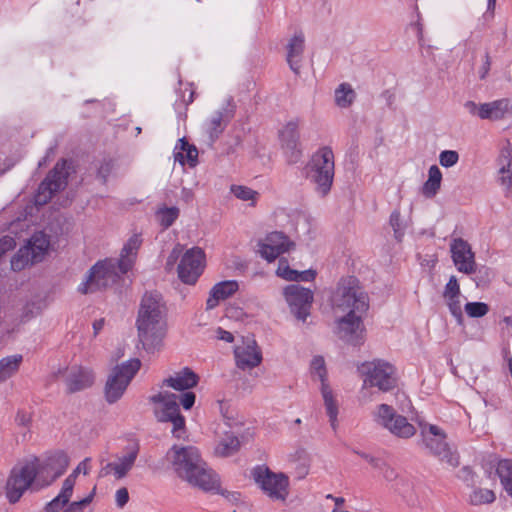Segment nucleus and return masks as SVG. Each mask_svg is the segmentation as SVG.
Wrapping results in <instances>:
<instances>
[{"instance_id": "10", "label": "nucleus", "mask_w": 512, "mask_h": 512, "mask_svg": "<svg viewBox=\"0 0 512 512\" xmlns=\"http://www.w3.org/2000/svg\"><path fill=\"white\" fill-rule=\"evenodd\" d=\"M255 483L272 500L285 501L289 494V477L283 472H273L265 465H257L252 470Z\"/></svg>"}, {"instance_id": "45", "label": "nucleus", "mask_w": 512, "mask_h": 512, "mask_svg": "<svg viewBox=\"0 0 512 512\" xmlns=\"http://www.w3.org/2000/svg\"><path fill=\"white\" fill-rule=\"evenodd\" d=\"M142 244V239L140 234H133L127 242L124 244L120 256H130L136 258L137 251L139 250Z\"/></svg>"}, {"instance_id": "48", "label": "nucleus", "mask_w": 512, "mask_h": 512, "mask_svg": "<svg viewBox=\"0 0 512 512\" xmlns=\"http://www.w3.org/2000/svg\"><path fill=\"white\" fill-rule=\"evenodd\" d=\"M114 161L111 158H104L99 167L97 168L96 177L102 182V184H106L108 177L114 169Z\"/></svg>"}, {"instance_id": "25", "label": "nucleus", "mask_w": 512, "mask_h": 512, "mask_svg": "<svg viewBox=\"0 0 512 512\" xmlns=\"http://www.w3.org/2000/svg\"><path fill=\"white\" fill-rule=\"evenodd\" d=\"M127 450V453L119 458V462H110L106 465V469L114 471L116 479L124 478L134 466L140 450L139 444L135 443L127 447Z\"/></svg>"}, {"instance_id": "54", "label": "nucleus", "mask_w": 512, "mask_h": 512, "mask_svg": "<svg viewBox=\"0 0 512 512\" xmlns=\"http://www.w3.org/2000/svg\"><path fill=\"white\" fill-rule=\"evenodd\" d=\"M75 475H69L62 484L60 493L58 494L64 501H70L75 486Z\"/></svg>"}, {"instance_id": "21", "label": "nucleus", "mask_w": 512, "mask_h": 512, "mask_svg": "<svg viewBox=\"0 0 512 512\" xmlns=\"http://www.w3.org/2000/svg\"><path fill=\"white\" fill-rule=\"evenodd\" d=\"M450 250L453 263L457 270L465 274H472L475 260L474 253L469 243L462 238H456L452 241Z\"/></svg>"}, {"instance_id": "28", "label": "nucleus", "mask_w": 512, "mask_h": 512, "mask_svg": "<svg viewBox=\"0 0 512 512\" xmlns=\"http://www.w3.org/2000/svg\"><path fill=\"white\" fill-rule=\"evenodd\" d=\"M499 182L506 197L512 196V151L505 150L499 159Z\"/></svg>"}, {"instance_id": "32", "label": "nucleus", "mask_w": 512, "mask_h": 512, "mask_svg": "<svg viewBox=\"0 0 512 512\" xmlns=\"http://www.w3.org/2000/svg\"><path fill=\"white\" fill-rule=\"evenodd\" d=\"M240 446L238 437L232 432H227L215 447V454L220 457H229L238 452Z\"/></svg>"}, {"instance_id": "13", "label": "nucleus", "mask_w": 512, "mask_h": 512, "mask_svg": "<svg viewBox=\"0 0 512 512\" xmlns=\"http://www.w3.org/2000/svg\"><path fill=\"white\" fill-rule=\"evenodd\" d=\"M117 277L115 265L108 260H100L89 269L87 278L78 287V291L89 294L106 289L116 281Z\"/></svg>"}, {"instance_id": "61", "label": "nucleus", "mask_w": 512, "mask_h": 512, "mask_svg": "<svg viewBox=\"0 0 512 512\" xmlns=\"http://www.w3.org/2000/svg\"><path fill=\"white\" fill-rule=\"evenodd\" d=\"M116 505L119 508H123L129 501V492L126 487H122L116 491L115 494Z\"/></svg>"}, {"instance_id": "20", "label": "nucleus", "mask_w": 512, "mask_h": 512, "mask_svg": "<svg viewBox=\"0 0 512 512\" xmlns=\"http://www.w3.org/2000/svg\"><path fill=\"white\" fill-rule=\"evenodd\" d=\"M299 138L298 120L289 121L284 128L279 131L281 147L285 151L289 164L297 163L302 156V151L299 148Z\"/></svg>"}, {"instance_id": "23", "label": "nucleus", "mask_w": 512, "mask_h": 512, "mask_svg": "<svg viewBox=\"0 0 512 512\" xmlns=\"http://www.w3.org/2000/svg\"><path fill=\"white\" fill-rule=\"evenodd\" d=\"M199 376L191 368L184 367L175 376L163 380V385L173 388L176 391H186L194 388L199 383Z\"/></svg>"}, {"instance_id": "46", "label": "nucleus", "mask_w": 512, "mask_h": 512, "mask_svg": "<svg viewBox=\"0 0 512 512\" xmlns=\"http://www.w3.org/2000/svg\"><path fill=\"white\" fill-rule=\"evenodd\" d=\"M465 312L471 318H481L489 312V305L484 302H468L465 304Z\"/></svg>"}, {"instance_id": "8", "label": "nucleus", "mask_w": 512, "mask_h": 512, "mask_svg": "<svg viewBox=\"0 0 512 512\" xmlns=\"http://www.w3.org/2000/svg\"><path fill=\"white\" fill-rule=\"evenodd\" d=\"M420 436L422 443L433 456L437 457L441 462H445L451 467L459 465V454L456 450H452L446 441L447 435L445 431L434 424H422Z\"/></svg>"}, {"instance_id": "4", "label": "nucleus", "mask_w": 512, "mask_h": 512, "mask_svg": "<svg viewBox=\"0 0 512 512\" xmlns=\"http://www.w3.org/2000/svg\"><path fill=\"white\" fill-rule=\"evenodd\" d=\"M307 177L316 185V192L325 197L331 190L334 179V153L328 146L313 154L307 167Z\"/></svg>"}, {"instance_id": "52", "label": "nucleus", "mask_w": 512, "mask_h": 512, "mask_svg": "<svg viewBox=\"0 0 512 512\" xmlns=\"http://www.w3.org/2000/svg\"><path fill=\"white\" fill-rule=\"evenodd\" d=\"M459 160V154L455 150H444L439 155L440 165L449 168L454 166Z\"/></svg>"}, {"instance_id": "42", "label": "nucleus", "mask_w": 512, "mask_h": 512, "mask_svg": "<svg viewBox=\"0 0 512 512\" xmlns=\"http://www.w3.org/2000/svg\"><path fill=\"white\" fill-rule=\"evenodd\" d=\"M457 478L461 480L468 488H475L481 484L479 475L472 469V467L466 465L463 466L457 472Z\"/></svg>"}, {"instance_id": "29", "label": "nucleus", "mask_w": 512, "mask_h": 512, "mask_svg": "<svg viewBox=\"0 0 512 512\" xmlns=\"http://www.w3.org/2000/svg\"><path fill=\"white\" fill-rule=\"evenodd\" d=\"M236 365L238 368H254L261 364L262 353L250 346H247L242 352L235 351Z\"/></svg>"}, {"instance_id": "16", "label": "nucleus", "mask_w": 512, "mask_h": 512, "mask_svg": "<svg viewBox=\"0 0 512 512\" xmlns=\"http://www.w3.org/2000/svg\"><path fill=\"white\" fill-rule=\"evenodd\" d=\"M363 366L367 368L364 380L366 385L377 387L383 392L391 391L396 387L397 379L394 375L395 368L392 364L383 360H375Z\"/></svg>"}, {"instance_id": "40", "label": "nucleus", "mask_w": 512, "mask_h": 512, "mask_svg": "<svg viewBox=\"0 0 512 512\" xmlns=\"http://www.w3.org/2000/svg\"><path fill=\"white\" fill-rule=\"evenodd\" d=\"M179 213L180 211L177 207H164L157 211L156 217L162 228L168 229L177 220Z\"/></svg>"}, {"instance_id": "15", "label": "nucleus", "mask_w": 512, "mask_h": 512, "mask_svg": "<svg viewBox=\"0 0 512 512\" xmlns=\"http://www.w3.org/2000/svg\"><path fill=\"white\" fill-rule=\"evenodd\" d=\"M283 296L290 308V312L303 322L310 315L314 300V293L311 289L299 284H289L283 289Z\"/></svg>"}, {"instance_id": "55", "label": "nucleus", "mask_w": 512, "mask_h": 512, "mask_svg": "<svg viewBox=\"0 0 512 512\" xmlns=\"http://www.w3.org/2000/svg\"><path fill=\"white\" fill-rule=\"evenodd\" d=\"M69 501H64V498H61L57 495L51 501L46 503L44 506V512H60L64 507H67Z\"/></svg>"}, {"instance_id": "56", "label": "nucleus", "mask_w": 512, "mask_h": 512, "mask_svg": "<svg viewBox=\"0 0 512 512\" xmlns=\"http://www.w3.org/2000/svg\"><path fill=\"white\" fill-rule=\"evenodd\" d=\"M312 368L316 371L318 374L320 380L322 383H325L326 380V368H325V361L322 356H315L312 360Z\"/></svg>"}, {"instance_id": "11", "label": "nucleus", "mask_w": 512, "mask_h": 512, "mask_svg": "<svg viewBox=\"0 0 512 512\" xmlns=\"http://www.w3.org/2000/svg\"><path fill=\"white\" fill-rule=\"evenodd\" d=\"M373 420L392 435L401 439H409L416 434L414 425L409 423L405 416L398 414L391 405L385 403L376 407L373 412Z\"/></svg>"}, {"instance_id": "30", "label": "nucleus", "mask_w": 512, "mask_h": 512, "mask_svg": "<svg viewBox=\"0 0 512 512\" xmlns=\"http://www.w3.org/2000/svg\"><path fill=\"white\" fill-rule=\"evenodd\" d=\"M277 274L287 281L311 282L314 281V279L316 278L317 272L316 270L313 269L297 271L295 269L290 268L288 264H286L285 267H282V261H280Z\"/></svg>"}, {"instance_id": "31", "label": "nucleus", "mask_w": 512, "mask_h": 512, "mask_svg": "<svg viewBox=\"0 0 512 512\" xmlns=\"http://www.w3.org/2000/svg\"><path fill=\"white\" fill-rule=\"evenodd\" d=\"M442 182V172L437 165L428 170V179L422 186V194L426 198H433L438 193Z\"/></svg>"}, {"instance_id": "44", "label": "nucleus", "mask_w": 512, "mask_h": 512, "mask_svg": "<svg viewBox=\"0 0 512 512\" xmlns=\"http://www.w3.org/2000/svg\"><path fill=\"white\" fill-rule=\"evenodd\" d=\"M509 100L506 98L490 102V120H500L504 118L508 111Z\"/></svg>"}, {"instance_id": "38", "label": "nucleus", "mask_w": 512, "mask_h": 512, "mask_svg": "<svg viewBox=\"0 0 512 512\" xmlns=\"http://www.w3.org/2000/svg\"><path fill=\"white\" fill-rule=\"evenodd\" d=\"M31 248L26 245L21 247L11 259V269L13 271H21L27 265L36 263L37 261L32 258Z\"/></svg>"}, {"instance_id": "12", "label": "nucleus", "mask_w": 512, "mask_h": 512, "mask_svg": "<svg viewBox=\"0 0 512 512\" xmlns=\"http://www.w3.org/2000/svg\"><path fill=\"white\" fill-rule=\"evenodd\" d=\"M366 328L362 320V314L346 313L335 321L334 333L344 343L357 347L365 342Z\"/></svg>"}, {"instance_id": "24", "label": "nucleus", "mask_w": 512, "mask_h": 512, "mask_svg": "<svg viewBox=\"0 0 512 512\" xmlns=\"http://www.w3.org/2000/svg\"><path fill=\"white\" fill-rule=\"evenodd\" d=\"M239 288L236 280H225L216 283L209 292L206 301V309L211 310L219 305L221 300H225L232 296Z\"/></svg>"}, {"instance_id": "60", "label": "nucleus", "mask_w": 512, "mask_h": 512, "mask_svg": "<svg viewBox=\"0 0 512 512\" xmlns=\"http://www.w3.org/2000/svg\"><path fill=\"white\" fill-rule=\"evenodd\" d=\"M135 258L130 256H120V259L117 261V267L121 274H126L130 271L134 265Z\"/></svg>"}, {"instance_id": "9", "label": "nucleus", "mask_w": 512, "mask_h": 512, "mask_svg": "<svg viewBox=\"0 0 512 512\" xmlns=\"http://www.w3.org/2000/svg\"><path fill=\"white\" fill-rule=\"evenodd\" d=\"M37 472L28 464L27 460L21 466H14L8 475L5 484V496L10 504H16L20 501L24 493L28 490L38 491Z\"/></svg>"}, {"instance_id": "34", "label": "nucleus", "mask_w": 512, "mask_h": 512, "mask_svg": "<svg viewBox=\"0 0 512 512\" xmlns=\"http://www.w3.org/2000/svg\"><path fill=\"white\" fill-rule=\"evenodd\" d=\"M22 360L23 357L20 354L10 355L0 360V384L19 370Z\"/></svg>"}, {"instance_id": "63", "label": "nucleus", "mask_w": 512, "mask_h": 512, "mask_svg": "<svg viewBox=\"0 0 512 512\" xmlns=\"http://www.w3.org/2000/svg\"><path fill=\"white\" fill-rule=\"evenodd\" d=\"M380 470L382 471L383 477L388 481H394L398 477L396 470L385 461Z\"/></svg>"}, {"instance_id": "37", "label": "nucleus", "mask_w": 512, "mask_h": 512, "mask_svg": "<svg viewBox=\"0 0 512 512\" xmlns=\"http://www.w3.org/2000/svg\"><path fill=\"white\" fill-rule=\"evenodd\" d=\"M356 98V93L349 83H341L335 90V103L340 108H348Z\"/></svg>"}, {"instance_id": "22", "label": "nucleus", "mask_w": 512, "mask_h": 512, "mask_svg": "<svg viewBox=\"0 0 512 512\" xmlns=\"http://www.w3.org/2000/svg\"><path fill=\"white\" fill-rule=\"evenodd\" d=\"M286 60L290 69L295 73H300L301 62L305 49V37L300 31L296 33L287 44Z\"/></svg>"}, {"instance_id": "19", "label": "nucleus", "mask_w": 512, "mask_h": 512, "mask_svg": "<svg viewBox=\"0 0 512 512\" xmlns=\"http://www.w3.org/2000/svg\"><path fill=\"white\" fill-rule=\"evenodd\" d=\"M66 393L74 394L91 388L95 383L94 371L85 366L74 365L65 369Z\"/></svg>"}, {"instance_id": "6", "label": "nucleus", "mask_w": 512, "mask_h": 512, "mask_svg": "<svg viewBox=\"0 0 512 512\" xmlns=\"http://www.w3.org/2000/svg\"><path fill=\"white\" fill-rule=\"evenodd\" d=\"M37 472V488H45L50 486L56 479L61 477L68 465L69 457L64 451H54L47 453L43 459L37 456H32L27 459Z\"/></svg>"}, {"instance_id": "39", "label": "nucleus", "mask_w": 512, "mask_h": 512, "mask_svg": "<svg viewBox=\"0 0 512 512\" xmlns=\"http://www.w3.org/2000/svg\"><path fill=\"white\" fill-rule=\"evenodd\" d=\"M266 242L273 245L279 250L283 249V253L288 252L295 246V243L281 231H273L266 236Z\"/></svg>"}, {"instance_id": "43", "label": "nucleus", "mask_w": 512, "mask_h": 512, "mask_svg": "<svg viewBox=\"0 0 512 512\" xmlns=\"http://www.w3.org/2000/svg\"><path fill=\"white\" fill-rule=\"evenodd\" d=\"M472 274L475 275L473 280L477 287L488 286L494 277L493 270L487 266L476 267L475 265Z\"/></svg>"}, {"instance_id": "18", "label": "nucleus", "mask_w": 512, "mask_h": 512, "mask_svg": "<svg viewBox=\"0 0 512 512\" xmlns=\"http://www.w3.org/2000/svg\"><path fill=\"white\" fill-rule=\"evenodd\" d=\"M236 108L237 106L234 99L230 96L226 99L225 104L205 121L204 129L211 145L219 139L221 134L235 117Z\"/></svg>"}, {"instance_id": "51", "label": "nucleus", "mask_w": 512, "mask_h": 512, "mask_svg": "<svg viewBox=\"0 0 512 512\" xmlns=\"http://www.w3.org/2000/svg\"><path fill=\"white\" fill-rule=\"evenodd\" d=\"M461 295L460 285L455 276H451L449 281L446 283L443 297L444 298H459Z\"/></svg>"}, {"instance_id": "64", "label": "nucleus", "mask_w": 512, "mask_h": 512, "mask_svg": "<svg viewBox=\"0 0 512 512\" xmlns=\"http://www.w3.org/2000/svg\"><path fill=\"white\" fill-rule=\"evenodd\" d=\"M389 223L391 227L393 228L394 233H397L400 231L401 228V216L400 212L395 210L391 213L389 218Z\"/></svg>"}, {"instance_id": "14", "label": "nucleus", "mask_w": 512, "mask_h": 512, "mask_svg": "<svg viewBox=\"0 0 512 512\" xmlns=\"http://www.w3.org/2000/svg\"><path fill=\"white\" fill-rule=\"evenodd\" d=\"M177 395L170 392H159L150 397L152 403H161L163 409L158 416L159 422H171L173 424L172 433L175 437L180 438V431L185 432V417L181 414L179 404L177 403Z\"/></svg>"}, {"instance_id": "1", "label": "nucleus", "mask_w": 512, "mask_h": 512, "mask_svg": "<svg viewBox=\"0 0 512 512\" xmlns=\"http://www.w3.org/2000/svg\"><path fill=\"white\" fill-rule=\"evenodd\" d=\"M164 316L165 304L162 295L157 291L146 292L139 305L136 327L139 342L147 353L159 351L163 345L166 335Z\"/></svg>"}, {"instance_id": "35", "label": "nucleus", "mask_w": 512, "mask_h": 512, "mask_svg": "<svg viewBox=\"0 0 512 512\" xmlns=\"http://www.w3.org/2000/svg\"><path fill=\"white\" fill-rule=\"evenodd\" d=\"M321 393L323 396L329 421L331 423L332 428L335 430L338 416V406L334 399L333 392L327 383H322Z\"/></svg>"}, {"instance_id": "7", "label": "nucleus", "mask_w": 512, "mask_h": 512, "mask_svg": "<svg viewBox=\"0 0 512 512\" xmlns=\"http://www.w3.org/2000/svg\"><path fill=\"white\" fill-rule=\"evenodd\" d=\"M71 171H73L72 160L60 159L39 184L34 195L35 205H46L55 193L64 190Z\"/></svg>"}, {"instance_id": "50", "label": "nucleus", "mask_w": 512, "mask_h": 512, "mask_svg": "<svg viewBox=\"0 0 512 512\" xmlns=\"http://www.w3.org/2000/svg\"><path fill=\"white\" fill-rule=\"evenodd\" d=\"M451 315L455 318L457 324L463 325L464 317L459 298H445Z\"/></svg>"}, {"instance_id": "49", "label": "nucleus", "mask_w": 512, "mask_h": 512, "mask_svg": "<svg viewBox=\"0 0 512 512\" xmlns=\"http://www.w3.org/2000/svg\"><path fill=\"white\" fill-rule=\"evenodd\" d=\"M231 192L236 198L243 201L254 200L258 195L257 191L242 185H232Z\"/></svg>"}, {"instance_id": "59", "label": "nucleus", "mask_w": 512, "mask_h": 512, "mask_svg": "<svg viewBox=\"0 0 512 512\" xmlns=\"http://www.w3.org/2000/svg\"><path fill=\"white\" fill-rule=\"evenodd\" d=\"M216 491L218 494H221L222 496H224L229 502L233 503V504H236L240 501V498H241V493L239 492H230V491H227V490H224V489H221L220 488V485H219V478L217 477V485L216 487L212 490V491Z\"/></svg>"}, {"instance_id": "5", "label": "nucleus", "mask_w": 512, "mask_h": 512, "mask_svg": "<svg viewBox=\"0 0 512 512\" xmlns=\"http://www.w3.org/2000/svg\"><path fill=\"white\" fill-rule=\"evenodd\" d=\"M140 368L141 361L138 358H132L112 368L104 386L107 403L114 404L122 398Z\"/></svg>"}, {"instance_id": "57", "label": "nucleus", "mask_w": 512, "mask_h": 512, "mask_svg": "<svg viewBox=\"0 0 512 512\" xmlns=\"http://www.w3.org/2000/svg\"><path fill=\"white\" fill-rule=\"evenodd\" d=\"M352 452L366 460L375 469H382V465H384V460L378 457H374L368 453L359 451L357 449H352Z\"/></svg>"}, {"instance_id": "53", "label": "nucleus", "mask_w": 512, "mask_h": 512, "mask_svg": "<svg viewBox=\"0 0 512 512\" xmlns=\"http://www.w3.org/2000/svg\"><path fill=\"white\" fill-rule=\"evenodd\" d=\"M260 253L268 262H273L279 255L283 254V249L279 250L273 245L265 242L261 245Z\"/></svg>"}, {"instance_id": "41", "label": "nucleus", "mask_w": 512, "mask_h": 512, "mask_svg": "<svg viewBox=\"0 0 512 512\" xmlns=\"http://www.w3.org/2000/svg\"><path fill=\"white\" fill-rule=\"evenodd\" d=\"M472 489L470 494V504L472 505L489 504L496 499L495 493L490 489L477 488V486Z\"/></svg>"}, {"instance_id": "27", "label": "nucleus", "mask_w": 512, "mask_h": 512, "mask_svg": "<svg viewBox=\"0 0 512 512\" xmlns=\"http://www.w3.org/2000/svg\"><path fill=\"white\" fill-rule=\"evenodd\" d=\"M174 159L182 166L187 163L193 168L198 164V150L195 145L190 144L185 137H182L174 148Z\"/></svg>"}, {"instance_id": "17", "label": "nucleus", "mask_w": 512, "mask_h": 512, "mask_svg": "<svg viewBox=\"0 0 512 512\" xmlns=\"http://www.w3.org/2000/svg\"><path fill=\"white\" fill-rule=\"evenodd\" d=\"M204 267V251L199 247H193L183 254L177 267L178 277L183 283L194 285L203 273Z\"/></svg>"}, {"instance_id": "2", "label": "nucleus", "mask_w": 512, "mask_h": 512, "mask_svg": "<svg viewBox=\"0 0 512 512\" xmlns=\"http://www.w3.org/2000/svg\"><path fill=\"white\" fill-rule=\"evenodd\" d=\"M174 471L192 486L212 491L217 485V474L202 459L195 446L173 445L167 452Z\"/></svg>"}, {"instance_id": "3", "label": "nucleus", "mask_w": 512, "mask_h": 512, "mask_svg": "<svg viewBox=\"0 0 512 512\" xmlns=\"http://www.w3.org/2000/svg\"><path fill=\"white\" fill-rule=\"evenodd\" d=\"M333 306L343 312L364 314L369 309V296L354 275L341 277L332 298Z\"/></svg>"}, {"instance_id": "36", "label": "nucleus", "mask_w": 512, "mask_h": 512, "mask_svg": "<svg viewBox=\"0 0 512 512\" xmlns=\"http://www.w3.org/2000/svg\"><path fill=\"white\" fill-rule=\"evenodd\" d=\"M496 474L500 478L506 492L512 497V460H499L496 467Z\"/></svg>"}, {"instance_id": "58", "label": "nucleus", "mask_w": 512, "mask_h": 512, "mask_svg": "<svg viewBox=\"0 0 512 512\" xmlns=\"http://www.w3.org/2000/svg\"><path fill=\"white\" fill-rule=\"evenodd\" d=\"M179 396L180 404L185 410H190L196 401V394L192 391L186 390Z\"/></svg>"}, {"instance_id": "62", "label": "nucleus", "mask_w": 512, "mask_h": 512, "mask_svg": "<svg viewBox=\"0 0 512 512\" xmlns=\"http://www.w3.org/2000/svg\"><path fill=\"white\" fill-rule=\"evenodd\" d=\"M16 243L12 237L4 236L0 239V258L15 247Z\"/></svg>"}, {"instance_id": "26", "label": "nucleus", "mask_w": 512, "mask_h": 512, "mask_svg": "<svg viewBox=\"0 0 512 512\" xmlns=\"http://www.w3.org/2000/svg\"><path fill=\"white\" fill-rule=\"evenodd\" d=\"M174 159L182 166L187 163L193 168L198 164V150L195 145L190 144L185 137H182L174 148Z\"/></svg>"}, {"instance_id": "47", "label": "nucleus", "mask_w": 512, "mask_h": 512, "mask_svg": "<svg viewBox=\"0 0 512 512\" xmlns=\"http://www.w3.org/2000/svg\"><path fill=\"white\" fill-rule=\"evenodd\" d=\"M96 494V486L92 489V491L83 499L79 501L69 502L67 507L63 512H83L85 507H87L94 499Z\"/></svg>"}, {"instance_id": "33", "label": "nucleus", "mask_w": 512, "mask_h": 512, "mask_svg": "<svg viewBox=\"0 0 512 512\" xmlns=\"http://www.w3.org/2000/svg\"><path fill=\"white\" fill-rule=\"evenodd\" d=\"M49 244L50 242L48 237L43 232H37L33 234L26 246L32 249V258L39 262L47 252Z\"/></svg>"}]
</instances>
